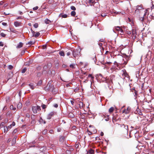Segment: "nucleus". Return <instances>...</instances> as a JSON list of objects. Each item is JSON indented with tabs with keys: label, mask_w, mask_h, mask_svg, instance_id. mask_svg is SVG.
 <instances>
[{
	"label": "nucleus",
	"mask_w": 154,
	"mask_h": 154,
	"mask_svg": "<svg viewBox=\"0 0 154 154\" xmlns=\"http://www.w3.org/2000/svg\"><path fill=\"white\" fill-rule=\"evenodd\" d=\"M107 15L106 13H102L101 14V16L102 17H105Z\"/></svg>",
	"instance_id": "nucleus-38"
},
{
	"label": "nucleus",
	"mask_w": 154,
	"mask_h": 154,
	"mask_svg": "<svg viewBox=\"0 0 154 154\" xmlns=\"http://www.w3.org/2000/svg\"><path fill=\"white\" fill-rule=\"evenodd\" d=\"M2 24L4 26H6L7 25V23H6L3 22L2 23Z\"/></svg>",
	"instance_id": "nucleus-55"
},
{
	"label": "nucleus",
	"mask_w": 154,
	"mask_h": 154,
	"mask_svg": "<svg viewBox=\"0 0 154 154\" xmlns=\"http://www.w3.org/2000/svg\"><path fill=\"white\" fill-rule=\"evenodd\" d=\"M21 22L18 21H15L14 23V25L16 27H17L21 26Z\"/></svg>",
	"instance_id": "nucleus-11"
},
{
	"label": "nucleus",
	"mask_w": 154,
	"mask_h": 154,
	"mask_svg": "<svg viewBox=\"0 0 154 154\" xmlns=\"http://www.w3.org/2000/svg\"><path fill=\"white\" fill-rule=\"evenodd\" d=\"M103 80L106 81V83L109 82V84H111V83L112 82L111 80H109V79H106V78H105V77H103Z\"/></svg>",
	"instance_id": "nucleus-12"
},
{
	"label": "nucleus",
	"mask_w": 154,
	"mask_h": 154,
	"mask_svg": "<svg viewBox=\"0 0 154 154\" xmlns=\"http://www.w3.org/2000/svg\"><path fill=\"white\" fill-rule=\"evenodd\" d=\"M17 130L16 129H15L13 131V133H14V134H15V133H16L17 132Z\"/></svg>",
	"instance_id": "nucleus-47"
},
{
	"label": "nucleus",
	"mask_w": 154,
	"mask_h": 154,
	"mask_svg": "<svg viewBox=\"0 0 154 154\" xmlns=\"http://www.w3.org/2000/svg\"><path fill=\"white\" fill-rule=\"evenodd\" d=\"M41 109L40 106H33L32 107V110L34 113H36L37 112V111H39Z\"/></svg>",
	"instance_id": "nucleus-3"
},
{
	"label": "nucleus",
	"mask_w": 154,
	"mask_h": 154,
	"mask_svg": "<svg viewBox=\"0 0 154 154\" xmlns=\"http://www.w3.org/2000/svg\"><path fill=\"white\" fill-rule=\"evenodd\" d=\"M71 14L72 16H74L75 15V14H76L75 11H72L71 12Z\"/></svg>",
	"instance_id": "nucleus-28"
},
{
	"label": "nucleus",
	"mask_w": 154,
	"mask_h": 154,
	"mask_svg": "<svg viewBox=\"0 0 154 154\" xmlns=\"http://www.w3.org/2000/svg\"><path fill=\"white\" fill-rule=\"evenodd\" d=\"M136 111L137 112H138L139 111L140 112L141 110H140L138 108V107H137V109H136Z\"/></svg>",
	"instance_id": "nucleus-60"
},
{
	"label": "nucleus",
	"mask_w": 154,
	"mask_h": 154,
	"mask_svg": "<svg viewBox=\"0 0 154 154\" xmlns=\"http://www.w3.org/2000/svg\"><path fill=\"white\" fill-rule=\"evenodd\" d=\"M10 108L11 109H13L14 110H15L16 109V108H14L13 106V105L11 106H10Z\"/></svg>",
	"instance_id": "nucleus-34"
},
{
	"label": "nucleus",
	"mask_w": 154,
	"mask_h": 154,
	"mask_svg": "<svg viewBox=\"0 0 154 154\" xmlns=\"http://www.w3.org/2000/svg\"><path fill=\"white\" fill-rule=\"evenodd\" d=\"M1 35L2 37H5L6 36V35L4 33L2 32L1 33Z\"/></svg>",
	"instance_id": "nucleus-37"
},
{
	"label": "nucleus",
	"mask_w": 154,
	"mask_h": 154,
	"mask_svg": "<svg viewBox=\"0 0 154 154\" xmlns=\"http://www.w3.org/2000/svg\"><path fill=\"white\" fill-rule=\"evenodd\" d=\"M43 49H45L46 48L47 46L46 45H43L42 46Z\"/></svg>",
	"instance_id": "nucleus-62"
},
{
	"label": "nucleus",
	"mask_w": 154,
	"mask_h": 154,
	"mask_svg": "<svg viewBox=\"0 0 154 154\" xmlns=\"http://www.w3.org/2000/svg\"><path fill=\"white\" fill-rule=\"evenodd\" d=\"M35 84L32 83H31L28 84V85L30 87V88L32 89L33 90L35 89Z\"/></svg>",
	"instance_id": "nucleus-13"
},
{
	"label": "nucleus",
	"mask_w": 154,
	"mask_h": 154,
	"mask_svg": "<svg viewBox=\"0 0 154 154\" xmlns=\"http://www.w3.org/2000/svg\"><path fill=\"white\" fill-rule=\"evenodd\" d=\"M33 26L35 28H38V24L37 23H35V24H34Z\"/></svg>",
	"instance_id": "nucleus-30"
},
{
	"label": "nucleus",
	"mask_w": 154,
	"mask_h": 154,
	"mask_svg": "<svg viewBox=\"0 0 154 154\" xmlns=\"http://www.w3.org/2000/svg\"><path fill=\"white\" fill-rule=\"evenodd\" d=\"M4 133H6L8 131V128L7 126H5L4 127Z\"/></svg>",
	"instance_id": "nucleus-22"
},
{
	"label": "nucleus",
	"mask_w": 154,
	"mask_h": 154,
	"mask_svg": "<svg viewBox=\"0 0 154 154\" xmlns=\"http://www.w3.org/2000/svg\"><path fill=\"white\" fill-rule=\"evenodd\" d=\"M40 35V33L38 32H36L35 34H33L32 35V37H37Z\"/></svg>",
	"instance_id": "nucleus-15"
},
{
	"label": "nucleus",
	"mask_w": 154,
	"mask_h": 154,
	"mask_svg": "<svg viewBox=\"0 0 154 154\" xmlns=\"http://www.w3.org/2000/svg\"><path fill=\"white\" fill-rule=\"evenodd\" d=\"M69 149V151H70L71 152V151H72L73 150V149L72 147H70Z\"/></svg>",
	"instance_id": "nucleus-54"
},
{
	"label": "nucleus",
	"mask_w": 154,
	"mask_h": 154,
	"mask_svg": "<svg viewBox=\"0 0 154 154\" xmlns=\"http://www.w3.org/2000/svg\"><path fill=\"white\" fill-rule=\"evenodd\" d=\"M47 130L46 129L44 130L42 132V133L43 134H46L47 133Z\"/></svg>",
	"instance_id": "nucleus-29"
},
{
	"label": "nucleus",
	"mask_w": 154,
	"mask_h": 154,
	"mask_svg": "<svg viewBox=\"0 0 154 154\" xmlns=\"http://www.w3.org/2000/svg\"><path fill=\"white\" fill-rule=\"evenodd\" d=\"M133 39H135L136 37V34L135 30L134 29L132 30V35H131Z\"/></svg>",
	"instance_id": "nucleus-8"
},
{
	"label": "nucleus",
	"mask_w": 154,
	"mask_h": 154,
	"mask_svg": "<svg viewBox=\"0 0 154 154\" xmlns=\"http://www.w3.org/2000/svg\"><path fill=\"white\" fill-rule=\"evenodd\" d=\"M118 118H117V117H115L114 116L112 118V121L113 122L114 121H115V122H116L118 121Z\"/></svg>",
	"instance_id": "nucleus-26"
},
{
	"label": "nucleus",
	"mask_w": 154,
	"mask_h": 154,
	"mask_svg": "<svg viewBox=\"0 0 154 154\" xmlns=\"http://www.w3.org/2000/svg\"><path fill=\"white\" fill-rule=\"evenodd\" d=\"M17 137L16 136H15L14 137V138L13 139L12 141V145H14L16 143V140Z\"/></svg>",
	"instance_id": "nucleus-16"
},
{
	"label": "nucleus",
	"mask_w": 154,
	"mask_h": 154,
	"mask_svg": "<svg viewBox=\"0 0 154 154\" xmlns=\"http://www.w3.org/2000/svg\"><path fill=\"white\" fill-rule=\"evenodd\" d=\"M11 125L12 126H14L15 125V123L14 122H13Z\"/></svg>",
	"instance_id": "nucleus-59"
},
{
	"label": "nucleus",
	"mask_w": 154,
	"mask_h": 154,
	"mask_svg": "<svg viewBox=\"0 0 154 154\" xmlns=\"http://www.w3.org/2000/svg\"><path fill=\"white\" fill-rule=\"evenodd\" d=\"M26 49H25V50H23L21 53V56H22L25 53V51H26Z\"/></svg>",
	"instance_id": "nucleus-31"
},
{
	"label": "nucleus",
	"mask_w": 154,
	"mask_h": 154,
	"mask_svg": "<svg viewBox=\"0 0 154 154\" xmlns=\"http://www.w3.org/2000/svg\"><path fill=\"white\" fill-rule=\"evenodd\" d=\"M119 34H123V33H124L122 29H120L119 31Z\"/></svg>",
	"instance_id": "nucleus-32"
},
{
	"label": "nucleus",
	"mask_w": 154,
	"mask_h": 154,
	"mask_svg": "<svg viewBox=\"0 0 154 154\" xmlns=\"http://www.w3.org/2000/svg\"><path fill=\"white\" fill-rule=\"evenodd\" d=\"M55 112H50L47 116V119H50L51 117L54 116Z\"/></svg>",
	"instance_id": "nucleus-6"
},
{
	"label": "nucleus",
	"mask_w": 154,
	"mask_h": 154,
	"mask_svg": "<svg viewBox=\"0 0 154 154\" xmlns=\"http://www.w3.org/2000/svg\"><path fill=\"white\" fill-rule=\"evenodd\" d=\"M22 107V104L21 103H19L17 106V107L18 109H20Z\"/></svg>",
	"instance_id": "nucleus-23"
},
{
	"label": "nucleus",
	"mask_w": 154,
	"mask_h": 154,
	"mask_svg": "<svg viewBox=\"0 0 154 154\" xmlns=\"http://www.w3.org/2000/svg\"><path fill=\"white\" fill-rule=\"evenodd\" d=\"M59 54L61 56H64L65 55L64 52L63 51H60Z\"/></svg>",
	"instance_id": "nucleus-24"
},
{
	"label": "nucleus",
	"mask_w": 154,
	"mask_h": 154,
	"mask_svg": "<svg viewBox=\"0 0 154 154\" xmlns=\"http://www.w3.org/2000/svg\"><path fill=\"white\" fill-rule=\"evenodd\" d=\"M94 2V0H89L88 1V3H93Z\"/></svg>",
	"instance_id": "nucleus-41"
},
{
	"label": "nucleus",
	"mask_w": 154,
	"mask_h": 154,
	"mask_svg": "<svg viewBox=\"0 0 154 154\" xmlns=\"http://www.w3.org/2000/svg\"><path fill=\"white\" fill-rule=\"evenodd\" d=\"M79 107L80 109L82 108L83 106V103L81 101L79 102Z\"/></svg>",
	"instance_id": "nucleus-20"
},
{
	"label": "nucleus",
	"mask_w": 154,
	"mask_h": 154,
	"mask_svg": "<svg viewBox=\"0 0 154 154\" xmlns=\"http://www.w3.org/2000/svg\"><path fill=\"white\" fill-rule=\"evenodd\" d=\"M66 152L67 154H71V152H70V151L69 150H67L66 151Z\"/></svg>",
	"instance_id": "nucleus-43"
},
{
	"label": "nucleus",
	"mask_w": 154,
	"mask_h": 154,
	"mask_svg": "<svg viewBox=\"0 0 154 154\" xmlns=\"http://www.w3.org/2000/svg\"><path fill=\"white\" fill-rule=\"evenodd\" d=\"M30 30H31V32L32 34V35L33 34H35V32L34 31H33L32 28Z\"/></svg>",
	"instance_id": "nucleus-51"
},
{
	"label": "nucleus",
	"mask_w": 154,
	"mask_h": 154,
	"mask_svg": "<svg viewBox=\"0 0 154 154\" xmlns=\"http://www.w3.org/2000/svg\"><path fill=\"white\" fill-rule=\"evenodd\" d=\"M98 45H99V46L101 47H102V49H103V47H102V45H103V44L102 43H99L98 44Z\"/></svg>",
	"instance_id": "nucleus-49"
},
{
	"label": "nucleus",
	"mask_w": 154,
	"mask_h": 154,
	"mask_svg": "<svg viewBox=\"0 0 154 154\" xmlns=\"http://www.w3.org/2000/svg\"><path fill=\"white\" fill-rule=\"evenodd\" d=\"M104 119L106 121H108L109 120V116H107V117H105V118H104Z\"/></svg>",
	"instance_id": "nucleus-35"
},
{
	"label": "nucleus",
	"mask_w": 154,
	"mask_h": 154,
	"mask_svg": "<svg viewBox=\"0 0 154 154\" xmlns=\"http://www.w3.org/2000/svg\"><path fill=\"white\" fill-rule=\"evenodd\" d=\"M118 125L120 126L121 129L123 130L128 131V126L127 125H125L124 124L120 125L119 124Z\"/></svg>",
	"instance_id": "nucleus-5"
},
{
	"label": "nucleus",
	"mask_w": 154,
	"mask_h": 154,
	"mask_svg": "<svg viewBox=\"0 0 154 154\" xmlns=\"http://www.w3.org/2000/svg\"><path fill=\"white\" fill-rule=\"evenodd\" d=\"M4 46V44L3 42H0V46Z\"/></svg>",
	"instance_id": "nucleus-53"
},
{
	"label": "nucleus",
	"mask_w": 154,
	"mask_h": 154,
	"mask_svg": "<svg viewBox=\"0 0 154 154\" xmlns=\"http://www.w3.org/2000/svg\"><path fill=\"white\" fill-rule=\"evenodd\" d=\"M38 6H36L35 7H34L33 9L34 10H35L38 9Z\"/></svg>",
	"instance_id": "nucleus-50"
},
{
	"label": "nucleus",
	"mask_w": 154,
	"mask_h": 154,
	"mask_svg": "<svg viewBox=\"0 0 154 154\" xmlns=\"http://www.w3.org/2000/svg\"><path fill=\"white\" fill-rule=\"evenodd\" d=\"M94 151L93 149H90L87 152V154L89 153L90 154H94Z\"/></svg>",
	"instance_id": "nucleus-17"
},
{
	"label": "nucleus",
	"mask_w": 154,
	"mask_h": 154,
	"mask_svg": "<svg viewBox=\"0 0 154 154\" xmlns=\"http://www.w3.org/2000/svg\"><path fill=\"white\" fill-rule=\"evenodd\" d=\"M71 9L72 10H74V11H75L76 10L74 6H71Z\"/></svg>",
	"instance_id": "nucleus-40"
},
{
	"label": "nucleus",
	"mask_w": 154,
	"mask_h": 154,
	"mask_svg": "<svg viewBox=\"0 0 154 154\" xmlns=\"http://www.w3.org/2000/svg\"><path fill=\"white\" fill-rule=\"evenodd\" d=\"M27 70V69L26 67H25L22 70V71H21V72L22 73H24Z\"/></svg>",
	"instance_id": "nucleus-27"
},
{
	"label": "nucleus",
	"mask_w": 154,
	"mask_h": 154,
	"mask_svg": "<svg viewBox=\"0 0 154 154\" xmlns=\"http://www.w3.org/2000/svg\"><path fill=\"white\" fill-rule=\"evenodd\" d=\"M45 23L46 24H49L51 23V21L48 19H46L45 20Z\"/></svg>",
	"instance_id": "nucleus-19"
},
{
	"label": "nucleus",
	"mask_w": 154,
	"mask_h": 154,
	"mask_svg": "<svg viewBox=\"0 0 154 154\" xmlns=\"http://www.w3.org/2000/svg\"><path fill=\"white\" fill-rule=\"evenodd\" d=\"M61 131V129L60 128H57V131L58 132H60Z\"/></svg>",
	"instance_id": "nucleus-56"
},
{
	"label": "nucleus",
	"mask_w": 154,
	"mask_h": 154,
	"mask_svg": "<svg viewBox=\"0 0 154 154\" xmlns=\"http://www.w3.org/2000/svg\"><path fill=\"white\" fill-rule=\"evenodd\" d=\"M75 147L76 148H79V145L78 144H75Z\"/></svg>",
	"instance_id": "nucleus-58"
},
{
	"label": "nucleus",
	"mask_w": 154,
	"mask_h": 154,
	"mask_svg": "<svg viewBox=\"0 0 154 154\" xmlns=\"http://www.w3.org/2000/svg\"><path fill=\"white\" fill-rule=\"evenodd\" d=\"M88 77H91L92 79L94 78V77L91 74H89L88 76Z\"/></svg>",
	"instance_id": "nucleus-45"
},
{
	"label": "nucleus",
	"mask_w": 154,
	"mask_h": 154,
	"mask_svg": "<svg viewBox=\"0 0 154 154\" xmlns=\"http://www.w3.org/2000/svg\"><path fill=\"white\" fill-rule=\"evenodd\" d=\"M131 108L130 107H128L126 109H124L122 111V113H125L126 114H128L130 112Z\"/></svg>",
	"instance_id": "nucleus-7"
},
{
	"label": "nucleus",
	"mask_w": 154,
	"mask_h": 154,
	"mask_svg": "<svg viewBox=\"0 0 154 154\" xmlns=\"http://www.w3.org/2000/svg\"><path fill=\"white\" fill-rule=\"evenodd\" d=\"M122 29L121 28V27L119 26H115L114 29H113V31L114 32H116V30L117 31H118L119 32V31L120 30V29Z\"/></svg>",
	"instance_id": "nucleus-9"
},
{
	"label": "nucleus",
	"mask_w": 154,
	"mask_h": 154,
	"mask_svg": "<svg viewBox=\"0 0 154 154\" xmlns=\"http://www.w3.org/2000/svg\"><path fill=\"white\" fill-rule=\"evenodd\" d=\"M4 123L3 122L0 125V127H2L4 126Z\"/></svg>",
	"instance_id": "nucleus-63"
},
{
	"label": "nucleus",
	"mask_w": 154,
	"mask_h": 154,
	"mask_svg": "<svg viewBox=\"0 0 154 154\" xmlns=\"http://www.w3.org/2000/svg\"><path fill=\"white\" fill-rule=\"evenodd\" d=\"M41 106L42 107L43 109H45L46 108L47 106L45 105L44 104H42V105Z\"/></svg>",
	"instance_id": "nucleus-25"
},
{
	"label": "nucleus",
	"mask_w": 154,
	"mask_h": 154,
	"mask_svg": "<svg viewBox=\"0 0 154 154\" xmlns=\"http://www.w3.org/2000/svg\"><path fill=\"white\" fill-rule=\"evenodd\" d=\"M119 63H123V62H121L120 61H119V63H117L116 62H115V63H116V65L118 67H119V65H122V66H123V67L124 65V64H121V63L120 64Z\"/></svg>",
	"instance_id": "nucleus-14"
},
{
	"label": "nucleus",
	"mask_w": 154,
	"mask_h": 154,
	"mask_svg": "<svg viewBox=\"0 0 154 154\" xmlns=\"http://www.w3.org/2000/svg\"><path fill=\"white\" fill-rule=\"evenodd\" d=\"M54 106L55 108H57L58 106V105L57 103H56L54 105Z\"/></svg>",
	"instance_id": "nucleus-52"
},
{
	"label": "nucleus",
	"mask_w": 154,
	"mask_h": 154,
	"mask_svg": "<svg viewBox=\"0 0 154 154\" xmlns=\"http://www.w3.org/2000/svg\"><path fill=\"white\" fill-rule=\"evenodd\" d=\"M34 44V43H33V42L32 41H30L29 42L28 44H26L27 45L28 44L29 45H30L33 44Z\"/></svg>",
	"instance_id": "nucleus-36"
},
{
	"label": "nucleus",
	"mask_w": 154,
	"mask_h": 154,
	"mask_svg": "<svg viewBox=\"0 0 154 154\" xmlns=\"http://www.w3.org/2000/svg\"><path fill=\"white\" fill-rule=\"evenodd\" d=\"M124 58L125 59L123 58L122 56H120V59L121 60L123 61V63H119L123 64L125 66L127 63L128 61L130 60L131 58L130 57L126 54L124 55Z\"/></svg>",
	"instance_id": "nucleus-1"
},
{
	"label": "nucleus",
	"mask_w": 154,
	"mask_h": 154,
	"mask_svg": "<svg viewBox=\"0 0 154 154\" xmlns=\"http://www.w3.org/2000/svg\"><path fill=\"white\" fill-rule=\"evenodd\" d=\"M132 89L134 90V93L135 94V95L136 96H137V91L135 90L134 88H133Z\"/></svg>",
	"instance_id": "nucleus-44"
},
{
	"label": "nucleus",
	"mask_w": 154,
	"mask_h": 154,
	"mask_svg": "<svg viewBox=\"0 0 154 154\" xmlns=\"http://www.w3.org/2000/svg\"><path fill=\"white\" fill-rule=\"evenodd\" d=\"M23 45V44L21 42H20L19 43V44H18L17 46V48H22Z\"/></svg>",
	"instance_id": "nucleus-18"
},
{
	"label": "nucleus",
	"mask_w": 154,
	"mask_h": 154,
	"mask_svg": "<svg viewBox=\"0 0 154 154\" xmlns=\"http://www.w3.org/2000/svg\"><path fill=\"white\" fill-rule=\"evenodd\" d=\"M80 51L81 50L79 48L76 49H74L72 51V54L75 58L80 55Z\"/></svg>",
	"instance_id": "nucleus-2"
},
{
	"label": "nucleus",
	"mask_w": 154,
	"mask_h": 154,
	"mask_svg": "<svg viewBox=\"0 0 154 154\" xmlns=\"http://www.w3.org/2000/svg\"><path fill=\"white\" fill-rule=\"evenodd\" d=\"M66 54L68 56H69L71 54V52L69 51L67 52Z\"/></svg>",
	"instance_id": "nucleus-57"
},
{
	"label": "nucleus",
	"mask_w": 154,
	"mask_h": 154,
	"mask_svg": "<svg viewBox=\"0 0 154 154\" xmlns=\"http://www.w3.org/2000/svg\"><path fill=\"white\" fill-rule=\"evenodd\" d=\"M12 127V125H10L9 126H8V127H7L9 129H11Z\"/></svg>",
	"instance_id": "nucleus-64"
},
{
	"label": "nucleus",
	"mask_w": 154,
	"mask_h": 154,
	"mask_svg": "<svg viewBox=\"0 0 154 154\" xmlns=\"http://www.w3.org/2000/svg\"><path fill=\"white\" fill-rule=\"evenodd\" d=\"M8 68L9 69L11 70L13 68V67L11 65H9L8 66Z\"/></svg>",
	"instance_id": "nucleus-33"
},
{
	"label": "nucleus",
	"mask_w": 154,
	"mask_h": 154,
	"mask_svg": "<svg viewBox=\"0 0 154 154\" xmlns=\"http://www.w3.org/2000/svg\"><path fill=\"white\" fill-rule=\"evenodd\" d=\"M67 17V16L66 14H63L62 15V17L64 18H66Z\"/></svg>",
	"instance_id": "nucleus-42"
},
{
	"label": "nucleus",
	"mask_w": 154,
	"mask_h": 154,
	"mask_svg": "<svg viewBox=\"0 0 154 154\" xmlns=\"http://www.w3.org/2000/svg\"><path fill=\"white\" fill-rule=\"evenodd\" d=\"M147 13V10H146L145 11V13L143 15V16L142 17H141L140 18V20L142 22H143L144 20V16L146 15V13Z\"/></svg>",
	"instance_id": "nucleus-10"
},
{
	"label": "nucleus",
	"mask_w": 154,
	"mask_h": 154,
	"mask_svg": "<svg viewBox=\"0 0 154 154\" xmlns=\"http://www.w3.org/2000/svg\"><path fill=\"white\" fill-rule=\"evenodd\" d=\"M49 132L51 134H53L54 132V131H53V130H51L50 131H49Z\"/></svg>",
	"instance_id": "nucleus-61"
},
{
	"label": "nucleus",
	"mask_w": 154,
	"mask_h": 154,
	"mask_svg": "<svg viewBox=\"0 0 154 154\" xmlns=\"http://www.w3.org/2000/svg\"><path fill=\"white\" fill-rule=\"evenodd\" d=\"M42 83V82L41 80H40L39 81V82L37 83V85H41Z\"/></svg>",
	"instance_id": "nucleus-39"
},
{
	"label": "nucleus",
	"mask_w": 154,
	"mask_h": 154,
	"mask_svg": "<svg viewBox=\"0 0 154 154\" xmlns=\"http://www.w3.org/2000/svg\"><path fill=\"white\" fill-rule=\"evenodd\" d=\"M69 66L70 68H74V65L73 64H70Z\"/></svg>",
	"instance_id": "nucleus-48"
},
{
	"label": "nucleus",
	"mask_w": 154,
	"mask_h": 154,
	"mask_svg": "<svg viewBox=\"0 0 154 154\" xmlns=\"http://www.w3.org/2000/svg\"><path fill=\"white\" fill-rule=\"evenodd\" d=\"M87 132H88V134L89 135H90L92 134V132L88 130Z\"/></svg>",
	"instance_id": "nucleus-46"
},
{
	"label": "nucleus",
	"mask_w": 154,
	"mask_h": 154,
	"mask_svg": "<svg viewBox=\"0 0 154 154\" xmlns=\"http://www.w3.org/2000/svg\"><path fill=\"white\" fill-rule=\"evenodd\" d=\"M142 9V5H138L136 7V10L134 12L135 14H139L140 12V11Z\"/></svg>",
	"instance_id": "nucleus-4"
},
{
	"label": "nucleus",
	"mask_w": 154,
	"mask_h": 154,
	"mask_svg": "<svg viewBox=\"0 0 154 154\" xmlns=\"http://www.w3.org/2000/svg\"><path fill=\"white\" fill-rule=\"evenodd\" d=\"M114 109V108L113 107H112L109 110V112L110 113H111L113 112Z\"/></svg>",
	"instance_id": "nucleus-21"
}]
</instances>
